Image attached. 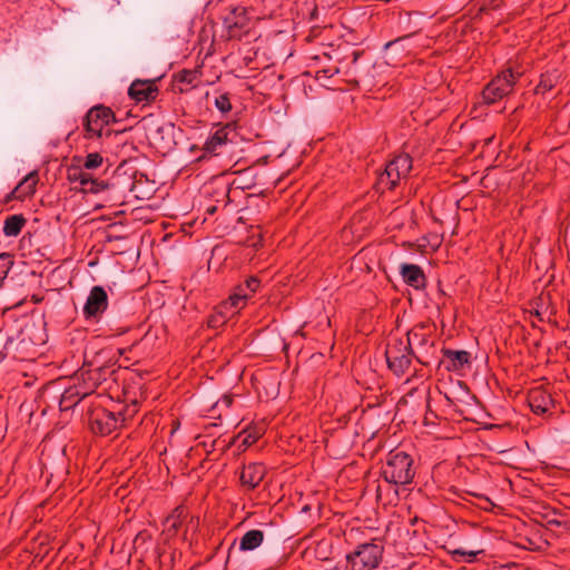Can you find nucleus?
I'll list each match as a JSON object with an SVG mask.
<instances>
[{
  "instance_id": "f257e3e1",
  "label": "nucleus",
  "mask_w": 570,
  "mask_h": 570,
  "mask_svg": "<svg viewBox=\"0 0 570 570\" xmlns=\"http://www.w3.org/2000/svg\"><path fill=\"white\" fill-rule=\"evenodd\" d=\"M416 470L417 465L411 454L394 449L387 453L380 474L386 483L406 489L413 483Z\"/></svg>"
},
{
  "instance_id": "f03ea898",
  "label": "nucleus",
  "mask_w": 570,
  "mask_h": 570,
  "mask_svg": "<svg viewBox=\"0 0 570 570\" xmlns=\"http://www.w3.org/2000/svg\"><path fill=\"white\" fill-rule=\"evenodd\" d=\"M363 56V50L354 48L345 40L335 43L332 50H323V58L342 66L343 73L348 77L347 81L353 83H360L366 76L368 62L360 61Z\"/></svg>"
},
{
  "instance_id": "7ed1b4c3",
  "label": "nucleus",
  "mask_w": 570,
  "mask_h": 570,
  "mask_svg": "<svg viewBox=\"0 0 570 570\" xmlns=\"http://www.w3.org/2000/svg\"><path fill=\"white\" fill-rule=\"evenodd\" d=\"M226 13L223 16V26L228 40H243L255 38V21L246 6L236 4L232 0H219Z\"/></svg>"
},
{
  "instance_id": "20e7f679",
  "label": "nucleus",
  "mask_w": 570,
  "mask_h": 570,
  "mask_svg": "<svg viewBox=\"0 0 570 570\" xmlns=\"http://www.w3.org/2000/svg\"><path fill=\"white\" fill-rule=\"evenodd\" d=\"M118 371L112 365H97L91 367V364H83L82 367L76 373L75 380L80 383L87 395L101 390L100 393H106L111 390V385L117 382Z\"/></svg>"
},
{
  "instance_id": "39448f33",
  "label": "nucleus",
  "mask_w": 570,
  "mask_h": 570,
  "mask_svg": "<svg viewBox=\"0 0 570 570\" xmlns=\"http://www.w3.org/2000/svg\"><path fill=\"white\" fill-rule=\"evenodd\" d=\"M435 331V324L432 322H420L415 324L407 333V343H411L415 352V360L424 366H429L435 358V342L432 340V334Z\"/></svg>"
},
{
  "instance_id": "423d86ee",
  "label": "nucleus",
  "mask_w": 570,
  "mask_h": 570,
  "mask_svg": "<svg viewBox=\"0 0 570 570\" xmlns=\"http://www.w3.org/2000/svg\"><path fill=\"white\" fill-rule=\"evenodd\" d=\"M384 543L382 539L357 543L353 551L345 556L346 570H373L383 559Z\"/></svg>"
},
{
  "instance_id": "0eeeda50",
  "label": "nucleus",
  "mask_w": 570,
  "mask_h": 570,
  "mask_svg": "<svg viewBox=\"0 0 570 570\" xmlns=\"http://www.w3.org/2000/svg\"><path fill=\"white\" fill-rule=\"evenodd\" d=\"M384 355L387 368L397 377H402L410 370L415 358L411 343L397 336H391L387 340Z\"/></svg>"
},
{
  "instance_id": "6e6552de",
  "label": "nucleus",
  "mask_w": 570,
  "mask_h": 570,
  "mask_svg": "<svg viewBox=\"0 0 570 570\" xmlns=\"http://www.w3.org/2000/svg\"><path fill=\"white\" fill-rule=\"evenodd\" d=\"M315 47V52L307 55L305 58L314 61H320L323 58V50H332L335 43L341 42L342 33L341 28L333 24L324 27H311L309 35L305 38Z\"/></svg>"
},
{
  "instance_id": "1a4fd4ad",
  "label": "nucleus",
  "mask_w": 570,
  "mask_h": 570,
  "mask_svg": "<svg viewBox=\"0 0 570 570\" xmlns=\"http://www.w3.org/2000/svg\"><path fill=\"white\" fill-rule=\"evenodd\" d=\"M85 417L88 428L96 435L107 436L120 429L115 407L92 405L87 410Z\"/></svg>"
},
{
  "instance_id": "9d476101",
  "label": "nucleus",
  "mask_w": 570,
  "mask_h": 570,
  "mask_svg": "<svg viewBox=\"0 0 570 570\" xmlns=\"http://www.w3.org/2000/svg\"><path fill=\"white\" fill-rule=\"evenodd\" d=\"M521 73L514 72L511 68L503 70L492 79L483 89L482 96L487 104H494L512 92Z\"/></svg>"
},
{
  "instance_id": "9b49d317",
  "label": "nucleus",
  "mask_w": 570,
  "mask_h": 570,
  "mask_svg": "<svg viewBox=\"0 0 570 570\" xmlns=\"http://www.w3.org/2000/svg\"><path fill=\"white\" fill-rule=\"evenodd\" d=\"M108 188L109 184L105 180H70V186L65 193V197L73 198L80 195L81 199L91 202L95 207H98L99 204L95 202L94 197L106 191Z\"/></svg>"
},
{
  "instance_id": "f8f14e48",
  "label": "nucleus",
  "mask_w": 570,
  "mask_h": 570,
  "mask_svg": "<svg viewBox=\"0 0 570 570\" xmlns=\"http://www.w3.org/2000/svg\"><path fill=\"white\" fill-rule=\"evenodd\" d=\"M165 183L160 186L157 180H132L129 191L138 200H153L150 206H158L168 195L167 189L164 190Z\"/></svg>"
},
{
  "instance_id": "ddd939ff",
  "label": "nucleus",
  "mask_w": 570,
  "mask_h": 570,
  "mask_svg": "<svg viewBox=\"0 0 570 570\" xmlns=\"http://www.w3.org/2000/svg\"><path fill=\"white\" fill-rule=\"evenodd\" d=\"M107 307L108 294L102 286L96 285L90 289L87 301L83 305V317L86 321L98 322L102 314L106 312Z\"/></svg>"
},
{
  "instance_id": "4468645a",
  "label": "nucleus",
  "mask_w": 570,
  "mask_h": 570,
  "mask_svg": "<svg viewBox=\"0 0 570 570\" xmlns=\"http://www.w3.org/2000/svg\"><path fill=\"white\" fill-rule=\"evenodd\" d=\"M311 498L304 497L303 492L298 491L297 489H295L294 493L289 494L287 502V519L289 518L291 521L299 519L293 531H295L301 523H306L309 517L307 514L311 511Z\"/></svg>"
},
{
  "instance_id": "2eb2a0df",
  "label": "nucleus",
  "mask_w": 570,
  "mask_h": 570,
  "mask_svg": "<svg viewBox=\"0 0 570 570\" xmlns=\"http://www.w3.org/2000/svg\"><path fill=\"white\" fill-rule=\"evenodd\" d=\"M259 286L261 281L256 276H249L243 283L237 285L234 289V293L227 301L230 304V307L235 309L232 312V314H235L236 311L243 308L246 304V301L256 293Z\"/></svg>"
},
{
  "instance_id": "dca6fc26",
  "label": "nucleus",
  "mask_w": 570,
  "mask_h": 570,
  "mask_svg": "<svg viewBox=\"0 0 570 570\" xmlns=\"http://www.w3.org/2000/svg\"><path fill=\"white\" fill-rule=\"evenodd\" d=\"M114 119L115 114L109 107L96 106L88 111L85 128L88 132L100 136L104 126L109 125Z\"/></svg>"
},
{
  "instance_id": "f3484780",
  "label": "nucleus",
  "mask_w": 570,
  "mask_h": 570,
  "mask_svg": "<svg viewBox=\"0 0 570 570\" xmlns=\"http://www.w3.org/2000/svg\"><path fill=\"white\" fill-rule=\"evenodd\" d=\"M528 403L534 414L543 415L556 407L552 394L542 386L533 387L528 392Z\"/></svg>"
},
{
  "instance_id": "a211bd4d",
  "label": "nucleus",
  "mask_w": 570,
  "mask_h": 570,
  "mask_svg": "<svg viewBox=\"0 0 570 570\" xmlns=\"http://www.w3.org/2000/svg\"><path fill=\"white\" fill-rule=\"evenodd\" d=\"M122 394V402L126 404L118 403L114 405L120 429L126 428L128 423L134 420V417L137 415L139 411L138 401L136 397L130 396V392L127 385H124Z\"/></svg>"
},
{
  "instance_id": "6ab92c4d",
  "label": "nucleus",
  "mask_w": 570,
  "mask_h": 570,
  "mask_svg": "<svg viewBox=\"0 0 570 570\" xmlns=\"http://www.w3.org/2000/svg\"><path fill=\"white\" fill-rule=\"evenodd\" d=\"M158 87L155 85V80H140L136 79L131 82L128 95L136 102H151L155 101L158 96Z\"/></svg>"
},
{
  "instance_id": "aec40b11",
  "label": "nucleus",
  "mask_w": 570,
  "mask_h": 570,
  "mask_svg": "<svg viewBox=\"0 0 570 570\" xmlns=\"http://www.w3.org/2000/svg\"><path fill=\"white\" fill-rule=\"evenodd\" d=\"M441 352L444 357V366L449 372H460L471 365L472 357L468 351L443 347Z\"/></svg>"
},
{
  "instance_id": "412c9836",
  "label": "nucleus",
  "mask_w": 570,
  "mask_h": 570,
  "mask_svg": "<svg viewBox=\"0 0 570 570\" xmlns=\"http://www.w3.org/2000/svg\"><path fill=\"white\" fill-rule=\"evenodd\" d=\"M265 472V466L262 463L244 465L239 474L240 487L246 491L256 489L263 481Z\"/></svg>"
},
{
  "instance_id": "4be33fe9",
  "label": "nucleus",
  "mask_w": 570,
  "mask_h": 570,
  "mask_svg": "<svg viewBox=\"0 0 570 570\" xmlns=\"http://www.w3.org/2000/svg\"><path fill=\"white\" fill-rule=\"evenodd\" d=\"M413 167V159L409 154L402 153L395 155L384 168V173L389 178H406Z\"/></svg>"
},
{
  "instance_id": "5701e85b",
  "label": "nucleus",
  "mask_w": 570,
  "mask_h": 570,
  "mask_svg": "<svg viewBox=\"0 0 570 570\" xmlns=\"http://www.w3.org/2000/svg\"><path fill=\"white\" fill-rule=\"evenodd\" d=\"M400 273L406 285L415 289H423L426 286V276L421 266L404 263L400 266Z\"/></svg>"
},
{
  "instance_id": "b1692460",
  "label": "nucleus",
  "mask_w": 570,
  "mask_h": 570,
  "mask_svg": "<svg viewBox=\"0 0 570 570\" xmlns=\"http://www.w3.org/2000/svg\"><path fill=\"white\" fill-rule=\"evenodd\" d=\"M314 0H292L289 12L295 24L311 20L316 13Z\"/></svg>"
},
{
  "instance_id": "393cba45",
  "label": "nucleus",
  "mask_w": 570,
  "mask_h": 570,
  "mask_svg": "<svg viewBox=\"0 0 570 570\" xmlns=\"http://www.w3.org/2000/svg\"><path fill=\"white\" fill-rule=\"evenodd\" d=\"M87 392L77 381L72 386L65 389L59 400L60 411H68L75 407L82 399L87 397Z\"/></svg>"
},
{
  "instance_id": "a878e982",
  "label": "nucleus",
  "mask_w": 570,
  "mask_h": 570,
  "mask_svg": "<svg viewBox=\"0 0 570 570\" xmlns=\"http://www.w3.org/2000/svg\"><path fill=\"white\" fill-rule=\"evenodd\" d=\"M189 518V511L186 505L176 507L173 512L165 519L164 525L170 535H176L181 529L184 522Z\"/></svg>"
},
{
  "instance_id": "bb28decb",
  "label": "nucleus",
  "mask_w": 570,
  "mask_h": 570,
  "mask_svg": "<svg viewBox=\"0 0 570 570\" xmlns=\"http://www.w3.org/2000/svg\"><path fill=\"white\" fill-rule=\"evenodd\" d=\"M39 180H20V183L7 194L3 198V204H9L12 200H24L36 193L37 183Z\"/></svg>"
},
{
  "instance_id": "cd10ccee",
  "label": "nucleus",
  "mask_w": 570,
  "mask_h": 570,
  "mask_svg": "<svg viewBox=\"0 0 570 570\" xmlns=\"http://www.w3.org/2000/svg\"><path fill=\"white\" fill-rule=\"evenodd\" d=\"M139 160L129 158L120 163L114 171L115 178H148L147 174L139 170Z\"/></svg>"
},
{
  "instance_id": "c85d7f7f",
  "label": "nucleus",
  "mask_w": 570,
  "mask_h": 570,
  "mask_svg": "<svg viewBox=\"0 0 570 570\" xmlns=\"http://www.w3.org/2000/svg\"><path fill=\"white\" fill-rule=\"evenodd\" d=\"M560 72L558 69L547 70L541 73L539 83L535 86L537 95H544L552 90L560 81Z\"/></svg>"
},
{
  "instance_id": "c756f323",
  "label": "nucleus",
  "mask_w": 570,
  "mask_h": 570,
  "mask_svg": "<svg viewBox=\"0 0 570 570\" xmlns=\"http://www.w3.org/2000/svg\"><path fill=\"white\" fill-rule=\"evenodd\" d=\"M26 224L27 218L22 214L8 216L3 223V234L7 237H16L21 233Z\"/></svg>"
},
{
  "instance_id": "7c9ffc66",
  "label": "nucleus",
  "mask_w": 570,
  "mask_h": 570,
  "mask_svg": "<svg viewBox=\"0 0 570 570\" xmlns=\"http://www.w3.org/2000/svg\"><path fill=\"white\" fill-rule=\"evenodd\" d=\"M257 390L259 397H265L266 401L274 400L279 395L281 381L276 379L258 381Z\"/></svg>"
},
{
  "instance_id": "2f4dec72",
  "label": "nucleus",
  "mask_w": 570,
  "mask_h": 570,
  "mask_svg": "<svg viewBox=\"0 0 570 570\" xmlns=\"http://www.w3.org/2000/svg\"><path fill=\"white\" fill-rule=\"evenodd\" d=\"M264 539L261 530H249L240 539L239 549L243 551L254 550L258 548Z\"/></svg>"
},
{
  "instance_id": "473e14b6",
  "label": "nucleus",
  "mask_w": 570,
  "mask_h": 570,
  "mask_svg": "<svg viewBox=\"0 0 570 570\" xmlns=\"http://www.w3.org/2000/svg\"><path fill=\"white\" fill-rule=\"evenodd\" d=\"M312 551L317 560L328 561L332 559L333 542L331 539L323 538L315 543Z\"/></svg>"
},
{
  "instance_id": "72a5a7b5",
  "label": "nucleus",
  "mask_w": 570,
  "mask_h": 570,
  "mask_svg": "<svg viewBox=\"0 0 570 570\" xmlns=\"http://www.w3.org/2000/svg\"><path fill=\"white\" fill-rule=\"evenodd\" d=\"M232 125L227 124L223 128L216 130L205 142L204 150L207 153H214L217 146H220L227 141V131Z\"/></svg>"
},
{
  "instance_id": "f704fd0d",
  "label": "nucleus",
  "mask_w": 570,
  "mask_h": 570,
  "mask_svg": "<svg viewBox=\"0 0 570 570\" xmlns=\"http://www.w3.org/2000/svg\"><path fill=\"white\" fill-rule=\"evenodd\" d=\"M232 308L228 302L223 303L216 308V312L208 317L207 325L212 328L223 326L227 321V312Z\"/></svg>"
},
{
  "instance_id": "c9c22d12",
  "label": "nucleus",
  "mask_w": 570,
  "mask_h": 570,
  "mask_svg": "<svg viewBox=\"0 0 570 570\" xmlns=\"http://www.w3.org/2000/svg\"><path fill=\"white\" fill-rule=\"evenodd\" d=\"M448 552L455 562H468L472 563L476 560V557L483 553V550H464L461 548L449 549Z\"/></svg>"
},
{
  "instance_id": "e433bc0d",
  "label": "nucleus",
  "mask_w": 570,
  "mask_h": 570,
  "mask_svg": "<svg viewBox=\"0 0 570 570\" xmlns=\"http://www.w3.org/2000/svg\"><path fill=\"white\" fill-rule=\"evenodd\" d=\"M309 79H311V72L308 70H305V71L301 72V75L294 76L291 79L289 85L294 91L298 90L302 87V94L304 96H308L307 89L312 90V85H307L306 80H309Z\"/></svg>"
},
{
  "instance_id": "4c0bfd02",
  "label": "nucleus",
  "mask_w": 570,
  "mask_h": 570,
  "mask_svg": "<svg viewBox=\"0 0 570 570\" xmlns=\"http://www.w3.org/2000/svg\"><path fill=\"white\" fill-rule=\"evenodd\" d=\"M247 180H232L230 184L226 183L223 188L225 189L224 197L228 199V202H233L230 199V193H236V190L240 189L242 191L255 189V184H247Z\"/></svg>"
},
{
  "instance_id": "58836bf2",
  "label": "nucleus",
  "mask_w": 570,
  "mask_h": 570,
  "mask_svg": "<svg viewBox=\"0 0 570 570\" xmlns=\"http://www.w3.org/2000/svg\"><path fill=\"white\" fill-rule=\"evenodd\" d=\"M283 1L284 0H263L264 8L268 11V17L271 19L283 17Z\"/></svg>"
},
{
  "instance_id": "ea45409f",
  "label": "nucleus",
  "mask_w": 570,
  "mask_h": 570,
  "mask_svg": "<svg viewBox=\"0 0 570 570\" xmlns=\"http://www.w3.org/2000/svg\"><path fill=\"white\" fill-rule=\"evenodd\" d=\"M331 63L324 65L315 70L316 79L331 78L336 73L343 72V67L337 63L330 61Z\"/></svg>"
},
{
  "instance_id": "a19ab883",
  "label": "nucleus",
  "mask_w": 570,
  "mask_h": 570,
  "mask_svg": "<svg viewBox=\"0 0 570 570\" xmlns=\"http://www.w3.org/2000/svg\"><path fill=\"white\" fill-rule=\"evenodd\" d=\"M261 436L262 431L257 428H254L253 430H245L238 435V438H242V445L244 446H250L256 443Z\"/></svg>"
},
{
  "instance_id": "79ce46f5",
  "label": "nucleus",
  "mask_w": 570,
  "mask_h": 570,
  "mask_svg": "<svg viewBox=\"0 0 570 570\" xmlns=\"http://www.w3.org/2000/svg\"><path fill=\"white\" fill-rule=\"evenodd\" d=\"M12 265H13L12 255H10L9 253H1L0 254V286L2 285L3 281L6 279Z\"/></svg>"
},
{
  "instance_id": "37998d69",
  "label": "nucleus",
  "mask_w": 570,
  "mask_h": 570,
  "mask_svg": "<svg viewBox=\"0 0 570 570\" xmlns=\"http://www.w3.org/2000/svg\"><path fill=\"white\" fill-rule=\"evenodd\" d=\"M215 107L222 112L227 114L232 110V101H230V94L224 92L215 98L214 102Z\"/></svg>"
},
{
  "instance_id": "c03bdc74",
  "label": "nucleus",
  "mask_w": 570,
  "mask_h": 570,
  "mask_svg": "<svg viewBox=\"0 0 570 570\" xmlns=\"http://www.w3.org/2000/svg\"><path fill=\"white\" fill-rule=\"evenodd\" d=\"M401 180H375L373 188L379 194H384L385 190H394Z\"/></svg>"
},
{
  "instance_id": "a18cd8bd",
  "label": "nucleus",
  "mask_w": 570,
  "mask_h": 570,
  "mask_svg": "<svg viewBox=\"0 0 570 570\" xmlns=\"http://www.w3.org/2000/svg\"><path fill=\"white\" fill-rule=\"evenodd\" d=\"M479 191L483 196H492L493 191L498 188V181L497 180H479Z\"/></svg>"
},
{
  "instance_id": "49530a36",
  "label": "nucleus",
  "mask_w": 570,
  "mask_h": 570,
  "mask_svg": "<svg viewBox=\"0 0 570 570\" xmlns=\"http://www.w3.org/2000/svg\"><path fill=\"white\" fill-rule=\"evenodd\" d=\"M102 164V156L98 153L88 154L83 163V167L87 169H94Z\"/></svg>"
},
{
  "instance_id": "de8ad7c7",
  "label": "nucleus",
  "mask_w": 570,
  "mask_h": 570,
  "mask_svg": "<svg viewBox=\"0 0 570 570\" xmlns=\"http://www.w3.org/2000/svg\"><path fill=\"white\" fill-rule=\"evenodd\" d=\"M195 79H196V72L194 70H189V69H183L176 76V80L178 82H184L187 85H191Z\"/></svg>"
},
{
  "instance_id": "09e8293b",
  "label": "nucleus",
  "mask_w": 570,
  "mask_h": 570,
  "mask_svg": "<svg viewBox=\"0 0 570 570\" xmlns=\"http://www.w3.org/2000/svg\"><path fill=\"white\" fill-rule=\"evenodd\" d=\"M409 40V37L399 38L394 41H391L386 45L387 53L393 55L403 50V42Z\"/></svg>"
},
{
  "instance_id": "8fccbe9b",
  "label": "nucleus",
  "mask_w": 570,
  "mask_h": 570,
  "mask_svg": "<svg viewBox=\"0 0 570 570\" xmlns=\"http://www.w3.org/2000/svg\"><path fill=\"white\" fill-rule=\"evenodd\" d=\"M67 178H91L86 173L82 171L80 166H70L67 168Z\"/></svg>"
},
{
  "instance_id": "3c124183",
  "label": "nucleus",
  "mask_w": 570,
  "mask_h": 570,
  "mask_svg": "<svg viewBox=\"0 0 570 570\" xmlns=\"http://www.w3.org/2000/svg\"><path fill=\"white\" fill-rule=\"evenodd\" d=\"M150 539H151V535L149 534V532L147 530L139 531L134 539V546L138 547L139 544H142Z\"/></svg>"
},
{
  "instance_id": "603ef678",
  "label": "nucleus",
  "mask_w": 570,
  "mask_h": 570,
  "mask_svg": "<svg viewBox=\"0 0 570 570\" xmlns=\"http://www.w3.org/2000/svg\"><path fill=\"white\" fill-rule=\"evenodd\" d=\"M246 245L255 249L259 248L262 246V235H252L250 237L247 238Z\"/></svg>"
},
{
  "instance_id": "864d4df0",
  "label": "nucleus",
  "mask_w": 570,
  "mask_h": 570,
  "mask_svg": "<svg viewBox=\"0 0 570 570\" xmlns=\"http://www.w3.org/2000/svg\"><path fill=\"white\" fill-rule=\"evenodd\" d=\"M304 436L305 435H303L302 433H299L298 435L292 434L291 436L287 438V446L295 445V442H303Z\"/></svg>"
},
{
  "instance_id": "5fc2aeb1",
  "label": "nucleus",
  "mask_w": 570,
  "mask_h": 570,
  "mask_svg": "<svg viewBox=\"0 0 570 570\" xmlns=\"http://www.w3.org/2000/svg\"><path fill=\"white\" fill-rule=\"evenodd\" d=\"M23 178H38V171L32 170L23 176Z\"/></svg>"
},
{
  "instance_id": "6e6d98bb",
  "label": "nucleus",
  "mask_w": 570,
  "mask_h": 570,
  "mask_svg": "<svg viewBox=\"0 0 570 570\" xmlns=\"http://www.w3.org/2000/svg\"><path fill=\"white\" fill-rule=\"evenodd\" d=\"M252 190L253 191L248 194V197L256 196V195H264V190L263 189L257 190L255 188V189H252Z\"/></svg>"
},
{
  "instance_id": "4d7b16f0",
  "label": "nucleus",
  "mask_w": 570,
  "mask_h": 570,
  "mask_svg": "<svg viewBox=\"0 0 570 570\" xmlns=\"http://www.w3.org/2000/svg\"><path fill=\"white\" fill-rule=\"evenodd\" d=\"M548 524H549V525H557V527H560V525L562 524V522H561V521H558V520H556V519H552V520H549V521H548Z\"/></svg>"
},
{
  "instance_id": "13d9d810",
  "label": "nucleus",
  "mask_w": 570,
  "mask_h": 570,
  "mask_svg": "<svg viewBox=\"0 0 570 570\" xmlns=\"http://www.w3.org/2000/svg\"><path fill=\"white\" fill-rule=\"evenodd\" d=\"M531 314L538 317L540 321H542L541 312L539 311V308H535L533 312H531Z\"/></svg>"
},
{
  "instance_id": "bf43d9fd",
  "label": "nucleus",
  "mask_w": 570,
  "mask_h": 570,
  "mask_svg": "<svg viewBox=\"0 0 570 570\" xmlns=\"http://www.w3.org/2000/svg\"><path fill=\"white\" fill-rule=\"evenodd\" d=\"M223 400H224V402L226 403L227 406H229L232 404V402H233L232 396H227V395H225Z\"/></svg>"
},
{
  "instance_id": "052dcab7",
  "label": "nucleus",
  "mask_w": 570,
  "mask_h": 570,
  "mask_svg": "<svg viewBox=\"0 0 570 570\" xmlns=\"http://www.w3.org/2000/svg\"><path fill=\"white\" fill-rule=\"evenodd\" d=\"M214 181H215V180L206 181V183L204 184V186H203V187H204L207 191H209V189L212 188V184H213Z\"/></svg>"
},
{
  "instance_id": "680f3d73",
  "label": "nucleus",
  "mask_w": 570,
  "mask_h": 570,
  "mask_svg": "<svg viewBox=\"0 0 570 570\" xmlns=\"http://www.w3.org/2000/svg\"><path fill=\"white\" fill-rule=\"evenodd\" d=\"M353 534H354V530H353V529H352V530H350V533H346V532L344 533V537H345V539H346V541H347V542H348L350 538H352V537H353Z\"/></svg>"
},
{
  "instance_id": "e2e57ef3",
  "label": "nucleus",
  "mask_w": 570,
  "mask_h": 570,
  "mask_svg": "<svg viewBox=\"0 0 570 570\" xmlns=\"http://www.w3.org/2000/svg\"><path fill=\"white\" fill-rule=\"evenodd\" d=\"M311 548H305L303 551H302V557H304L305 554H307L309 552Z\"/></svg>"
},
{
  "instance_id": "0e129e2a",
  "label": "nucleus",
  "mask_w": 570,
  "mask_h": 570,
  "mask_svg": "<svg viewBox=\"0 0 570 570\" xmlns=\"http://www.w3.org/2000/svg\"><path fill=\"white\" fill-rule=\"evenodd\" d=\"M439 293H440L441 295L445 296V293H444V291H443V289H442V287H441V282H439Z\"/></svg>"
},
{
  "instance_id": "69168bd1",
  "label": "nucleus",
  "mask_w": 570,
  "mask_h": 570,
  "mask_svg": "<svg viewBox=\"0 0 570 570\" xmlns=\"http://www.w3.org/2000/svg\"><path fill=\"white\" fill-rule=\"evenodd\" d=\"M294 335H304L303 332L299 328H296L294 332Z\"/></svg>"
},
{
  "instance_id": "338daca9",
  "label": "nucleus",
  "mask_w": 570,
  "mask_h": 570,
  "mask_svg": "<svg viewBox=\"0 0 570 570\" xmlns=\"http://www.w3.org/2000/svg\"><path fill=\"white\" fill-rule=\"evenodd\" d=\"M216 210V207H210L207 209V213L213 214Z\"/></svg>"
},
{
  "instance_id": "774afa93",
  "label": "nucleus",
  "mask_w": 570,
  "mask_h": 570,
  "mask_svg": "<svg viewBox=\"0 0 570 570\" xmlns=\"http://www.w3.org/2000/svg\"><path fill=\"white\" fill-rule=\"evenodd\" d=\"M294 544L299 547L302 544V541L299 539H297V540H295Z\"/></svg>"
}]
</instances>
